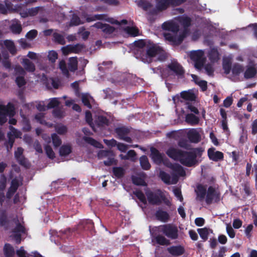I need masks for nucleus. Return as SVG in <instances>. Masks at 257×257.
I'll return each mask as SVG.
<instances>
[{
  "instance_id": "nucleus-9",
  "label": "nucleus",
  "mask_w": 257,
  "mask_h": 257,
  "mask_svg": "<svg viewBox=\"0 0 257 257\" xmlns=\"http://www.w3.org/2000/svg\"><path fill=\"white\" fill-rule=\"evenodd\" d=\"M15 227L12 230L10 236L15 240L17 243H20L21 237L25 234L26 231L24 226L20 222L15 221Z\"/></svg>"
},
{
  "instance_id": "nucleus-44",
  "label": "nucleus",
  "mask_w": 257,
  "mask_h": 257,
  "mask_svg": "<svg viewBox=\"0 0 257 257\" xmlns=\"http://www.w3.org/2000/svg\"><path fill=\"white\" fill-rule=\"evenodd\" d=\"M243 71V67L241 65L237 64H234L232 69V74L235 76L238 75L240 73L242 72Z\"/></svg>"
},
{
  "instance_id": "nucleus-38",
  "label": "nucleus",
  "mask_w": 257,
  "mask_h": 257,
  "mask_svg": "<svg viewBox=\"0 0 257 257\" xmlns=\"http://www.w3.org/2000/svg\"><path fill=\"white\" fill-rule=\"evenodd\" d=\"M38 11V8H34L31 9L26 10L25 12H21L20 14L22 17H26L29 16H34L37 14Z\"/></svg>"
},
{
  "instance_id": "nucleus-52",
  "label": "nucleus",
  "mask_w": 257,
  "mask_h": 257,
  "mask_svg": "<svg viewBox=\"0 0 257 257\" xmlns=\"http://www.w3.org/2000/svg\"><path fill=\"white\" fill-rule=\"evenodd\" d=\"M6 178L3 177L2 180V182L0 184V204L2 203L3 199L4 198V194L1 192L6 187Z\"/></svg>"
},
{
  "instance_id": "nucleus-35",
  "label": "nucleus",
  "mask_w": 257,
  "mask_h": 257,
  "mask_svg": "<svg viewBox=\"0 0 257 257\" xmlns=\"http://www.w3.org/2000/svg\"><path fill=\"white\" fill-rule=\"evenodd\" d=\"M11 28L12 32L15 34H19L22 31L21 24L17 21L13 22Z\"/></svg>"
},
{
  "instance_id": "nucleus-25",
  "label": "nucleus",
  "mask_w": 257,
  "mask_h": 257,
  "mask_svg": "<svg viewBox=\"0 0 257 257\" xmlns=\"http://www.w3.org/2000/svg\"><path fill=\"white\" fill-rule=\"evenodd\" d=\"M23 149L21 148H18L15 153V158L20 164L26 166V160L23 158Z\"/></svg>"
},
{
  "instance_id": "nucleus-3",
  "label": "nucleus",
  "mask_w": 257,
  "mask_h": 257,
  "mask_svg": "<svg viewBox=\"0 0 257 257\" xmlns=\"http://www.w3.org/2000/svg\"><path fill=\"white\" fill-rule=\"evenodd\" d=\"M171 158L180 162L183 165L191 167L196 163V154L194 151L182 152L178 149L171 147L167 151Z\"/></svg>"
},
{
  "instance_id": "nucleus-20",
  "label": "nucleus",
  "mask_w": 257,
  "mask_h": 257,
  "mask_svg": "<svg viewBox=\"0 0 257 257\" xmlns=\"http://www.w3.org/2000/svg\"><path fill=\"white\" fill-rule=\"evenodd\" d=\"M20 180L16 178L12 180L11 187H10L7 193V197L8 198L11 197L16 192L20 185Z\"/></svg>"
},
{
  "instance_id": "nucleus-63",
  "label": "nucleus",
  "mask_w": 257,
  "mask_h": 257,
  "mask_svg": "<svg viewBox=\"0 0 257 257\" xmlns=\"http://www.w3.org/2000/svg\"><path fill=\"white\" fill-rule=\"evenodd\" d=\"M108 121L104 117L100 116L98 117L97 124L98 125H107Z\"/></svg>"
},
{
  "instance_id": "nucleus-32",
  "label": "nucleus",
  "mask_w": 257,
  "mask_h": 257,
  "mask_svg": "<svg viewBox=\"0 0 257 257\" xmlns=\"http://www.w3.org/2000/svg\"><path fill=\"white\" fill-rule=\"evenodd\" d=\"M197 197L200 200H202L206 194V189L202 185H199L196 190Z\"/></svg>"
},
{
  "instance_id": "nucleus-48",
  "label": "nucleus",
  "mask_w": 257,
  "mask_h": 257,
  "mask_svg": "<svg viewBox=\"0 0 257 257\" xmlns=\"http://www.w3.org/2000/svg\"><path fill=\"white\" fill-rule=\"evenodd\" d=\"M198 232L200 237L204 240L207 239L209 234V230L206 228H200L198 229Z\"/></svg>"
},
{
  "instance_id": "nucleus-60",
  "label": "nucleus",
  "mask_w": 257,
  "mask_h": 257,
  "mask_svg": "<svg viewBox=\"0 0 257 257\" xmlns=\"http://www.w3.org/2000/svg\"><path fill=\"white\" fill-rule=\"evenodd\" d=\"M36 107L39 111H45L48 109L46 101L45 102L44 101L39 102Z\"/></svg>"
},
{
  "instance_id": "nucleus-24",
  "label": "nucleus",
  "mask_w": 257,
  "mask_h": 257,
  "mask_svg": "<svg viewBox=\"0 0 257 257\" xmlns=\"http://www.w3.org/2000/svg\"><path fill=\"white\" fill-rule=\"evenodd\" d=\"M169 68L177 74L183 73L182 67L176 61H173L168 66Z\"/></svg>"
},
{
  "instance_id": "nucleus-29",
  "label": "nucleus",
  "mask_w": 257,
  "mask_h": 257,
  "mask_svg": "<svg viewBox=\"0 0 257 257\" xmlns=\"http://www.w3.org/2000/svg\"><path fill=\"white\" fill-rule=\"evenodd\" d=\"M136 154L134 150L129 151L125 155L120 154L119 155V157L122 160H130L132 161L136 160Z\"/></svg>"
},
{
  "instance_id": "nucleus-11",
  "label": "nucleus",
  "mask_w": 257,
  "mask_h": 257,
  "mask_svg": "<svg viewBox=\"0 0 257 257\" xmlns=\"http://www.w3.org/2000/svg\"><path fill=\"white\" fill-rule=\"evenodd\" d=\"M186 0H156V9L159 11H163L167 8L170 4L179 5Z\"/></svg>"
},
{
  "instance_id": "nucleus-41",
  "label": "nucleus",
  "mask_w": 257,
  "mask_h": 257,
  "mask_svg": "<svg viewBox=\"0 0 257 257\" xmlns=\"http://www.w3.org/2000/svg\"><path fill=\"white\" fill-rule=\"evenodd\" d=\"M71 152V148L69 145H63L60 149V155L61 156H66Z\"/></svg>"
},
{
  "instance_id": "nucleus-61",
  "label": "nucleus",
  "mask_w": 257,
  "mask_h": 257,
  "mask_svg": "<svg viewBox=\"0 0 257 257\" xmlns=\"http://www.w3.org/2000/svg\"><path fill=\"white\" fill-rule=\"evenodd\" d=\"M252 229L253 225L252 224H249L245 229V234L248 238H250L251 236V231H252Z\"/></svg>"
},
{
  "instance_id": "nucleus-18",
  "label": "nucleus",
  "mask_w": 257,
  "mask_h": 257,
  "mask_svg": "<svg viewBox=\"0 0 257 257\" xmlns=\"http://www.w3.org/2000/svg\"><path fill=\"white\" fill-rule=\"evenodd\" d=\"M93 27L100 29L102 30V31L106 35H110L112 34L115 28L108 24H103L100 22H98L95 23Z\"/></svg>"
},
{
  "instance_id": "nucleus-53",
  "label": "nucleus",
  "mask_w": 257,
  "mask_h": 257,
  "mask_svg": "<svg viewBox=\"0 0 257 257\" xmlns=\"http://www.w3.org/2000/svg\"><path fill=\"white\" fill-rule=\"evenodd\" d=\"M54 115L58 118H61L64 116L65 111L63 108H56L53 111Z\"/></svg>"
},
{
  "instance_id": "nucleus-28",
  "label": "nucleus",
  "mask_w": 257,
  "mask_h": 257,
  "mask_svg": "<svg viewBox=\"0 0 257 257\" xmlns=\"http://www.w3.org/2000/svg\"><path fill=\"white\" fill-rule=\"evenodd\" d=\"M185 120L191 125H195L199 122V119L198 117L193 114H188L186 116Z\"/></svg>"
},
{
  "instance_id": "nucleus-30",
  "label": "nucleus",
  "mask_w": 257,
  "mask_h": 257,
  "mask_svg": "<svg viewBox=\"0 0 257 257\" xmlns=\"http://www.w3.org/2000/svg\"><path fill=\"white\" fill-rule=\"evenodd\" d=\"M168 250L170 253L174 255H181L184 251V248L180 246L170 247Z\"/></svg>"
},
{
  "instance_id": "nucleus-57",
  "label": "nucleus",
  "mask_w": 257,
  "mask_h": 257,
  "mask_svg": "<svg viewBox=\"0 0 257 257\" xmlns=\"http://www.w3.org/2000/svg\"><path fill=\"white\" fill-rule=\"evenodd\" d=\"M54 38L55 40L58 43L63 44L65 43L64 37L59 34L55 33L54 34Z\"/></svg>"
},
{
  "instance_id": "nucleus-50",
  "label": "nucleus",
  "mask_w": 257,
  "mask_h": 257,
  "mask_svg": "<svg viewBox=\"0 0 257 257\" xmlns=\"http://www.w3.org/2000/svg\"><path fill=\"white\" fill-rule=\"evenodd\" d=\"M226 230L227 234L230 238H233L235 237V232L231 226L230 224H226Z\"/></svg>"
},
{
  "instance_id": "nucleus-54",
  "label": "nucleus",
  "mask_w": 257,
  "mask_h": 257,
  "mask_svg": "<svg viewBox=\"0 0 257 257\" xmlns=\"http://www.w3.org/2000/svg\"><path fill=\"white\" fill-rule=\"evenodd\" d=\"M138 5L145 10H148L151 7L150 3L142 0L138 2Z\"/></svg>"
},
{
  "instance_id": "nucleus-47",
  "label": "nucleus",
  "mask_w": 257,
  "mask_h": 257,
  "mask_svg": "<svg viewBox=\"0 0 257 257\" xmlns=\"http://www.w3.org/2000/svg\"><path fill=\"white\" fill-rule=\"evenodd\" d=\"M61 50L63 54L65 55H67L72 52H75V48L71 45L64 47L62 48Z\"/></svg>"
},
{
  "instance_id": "nucleus-33",
  "label": "nucleus",
  "mask_w": 257,
  "mask_h": 257,
  "mask_svg": "<svg viewBox=\"0 0 257 257\" xmlns=\"http://www.w3.org/2000/svg\"><path fill=\"white\" fill-rule=\"evenodd\" d=\"M181 97L187 100H194L195 99L194 93L191 90L183 91L181 93Z\"/></svg>"
},
{
  "instance_id": "nucleus-51",
  "label": "nucleus",
  "mask_w": 257,
  "mask_h": 257,
  "mask_svg": "<svg viewBox=\"0 0 257 257\" xmlns=\"http://www.w3.org/2000/svg\"><path fill=\"white\" fill-rule=\"evenodd\" d=\"M59 68L63 74L66 76H68V70L67 68L65 62L62 60L59 62Z\"/></svg>"
},
{
  "instance_id": "nucleus-1",
  "label": "nucleus",
  "mask_w": 257,
  "mask_h": 257,
  "mask_svg": "<svg viewBox=\"0 0 257 257\" xmlns=\"http://www.w3.org/2000/svg\"><path fill=\"white\" fill-rule=\"evenodd\" d=\"M190 24V19L186 16L178 17L173 21L164 23L162 28L168 31L164 33L165 39L173 45L180 44L187 35L188 30L186 27Z\"/></svg>"
},
{
  "instance_id": "nucleus-5",
  "label": "nucleus",
  "mask_w": 257,
  "mask_h": 257,
  "mask_svg": "<svg viewBox=\"0 0 257 257\" xmlns=\"http://www.w3.org/2000/svg\"><path fill=\"white\" fill-rule=\"evenodd\" d=\"M190 59L194 62V66L197 69L204 68L206 73L211 75L214 72V67L212 64H205L206 57L204 52L201 50L192 51L190 52Z\"/></svg>"
},
{
  "instance_id": "nucleus-36",
  "label": "nucleus",
  "mask_w": 257,
  "mask_h": 257,
  "mask_svg": "<svg viewBox=\"0 0 257 257\" xmlns=\"http://www.w3.org/2000/svg\"><path fill=\"white\" fill-rule=\"evenodd\" d=\"M48 109L54 108L60 104L59 98H53L50 99L46 101Z\"/></svg>"
},
{
  "instance_id": "nucleus-58",
  "label": "nucleus",
  "mask_w": 257,
  "mask_h": 257,
  "mask_svg": "<svg viewBox=\"0 0 257 257\" xmlns=\"http://www.w3.org/2000/svg\"><path fill=\"white\" fill-rule=\"evenodd\" d=\"M157 242L162 245H167L169 244V241L162 236H158L156 237Z\"/></svg>"
},
{
  "instance_id": "nucleus-17",
  "label": "nucleus",
  "mask_w": 257,
  "mask_h": 257,
  "mask_svg": "<svg viewBox=\"0 0 257 257\" xmlns=\"http://www.w3.org/2000/svg\"><path fill=\"white\" fill-rule=\"evenodd\" d=\"M208 155L209 159L214 161H218L223 158V153L214 148H210L208 150Z\"/></svg>"
},
{
  "instance_id": "nucleus-55",
  "label": "nucleus",
  "mask_w": 257,
  "mask_h": 257,
  "mask_svg": "<svg viewBox=\"0 0 257 257\" xmlns=\"http://www.w3.org/2000/svg\"><path fill=\"white\" fill-rule=\"evenodd\" d=\"M84 23L83 21H81L76 16H73L71 21L70 25L71 26H77Z\"/></svg>"
},
{
  "instance_id": "nucleus-46",
  "label": "nucleus",
  "mask_w": 257,
  "mask_h": 257,
  "mask_svg": "<svg viewBox=\"0 0 257 257\" xmlns=\"http://www.w3.org/2000/svg\"><path fill=\"white\" fill-rule=\"evenodd\" d=\"M56 132L61 135L65 134L67 132V127L62 124H58L55 126Z\"/></svg>"
},
{
  "instance_id": "nucleus-37",
  "label": "nucleus",
  "mask_w": 257,
  "mask_h": 257,
  "mask_svg": "<svg viewBox=\"0 0 257 257\" xmlns=\"http://www.w3.org/2000/svg\"><path fill=\"white\" fill-rule=\"evenodd\" d=\"M140 161L141 165L143 169L148 170L150 169L151 165L149 163L148 159L146 156H142L140 159Z\"/></svg>"
},
{
  "instance_id": "nucleus-15",
  "label": "nucleus",
  "mask_w": 257,
  "mask_h": 257,
  "mask_svg": "<svg viewBox=\"0 0 257 257\" xmlns=\"http://www.w3.org/2000/svg\"><path fill=\"white\" fill-rule=\"evenodd\" d=\"M16 74L17 75L16 82L17 85L21 87L25 84V80L24 76L25 74L24 70L20 66L16 67L15 68Z\"/></svg>"
},
{
  "instance_id": "nucleus-56",
  "label": "nucleus",
  "mask_w": 257,
  "mask_h": 257,
  "mask_svg": "<svg viewBox=\"0 0 257 257\" xmlns=\"http://www.w3.org/2000/svg\"><path fill=\"white\" fill-rule=\"evenodd\" d=\"M48 57L49 61L53 63L57 59L58 55L55 51H51L49 52Z\"/></svg>"
},
{
  "instance_id": "nucleus-19",
  "label": "nucleus",
  "mask_w": 257,
  "mask_h": 257,
  "mask_svg": "<svg viewBox=\"0 0 257 257\" xmlns=\"http://www.w3.org/2000/svg\"><path fill=\"white\" fill-rule=\"evenodd\" d=\"M43 139L47 143H50L52 140L54 147H58L61 144V140L60 137L56 134H53L51 135V139L47 135L43 136Z\"/></svg>"
},
{
  "instance_id": "nucleus-49",
  "label": "nucleus",
  "mask_w": 257,
  "mask_h": 257,
  "mask_svg": "<svg viewBox=\"0 0 257 257\" xmlns=\"http://www.w3.org/2000/svg\"><path fill=\"white\" fill-rule=\"evenodd\" d=\"M114 175L117 178H120L124 174V170L121 167H115L113 169Z\"/></svg>"
},
{
  "instance_id": "nucleus-59",
  "label": "nucleus",
  "mask_w": 257,
  "mask_h": 257,
  "mask_svg": "<svg viewBox=\"0 0 257 257\" xmlns=\"http://www.w3.org/2000/svg\"><path fill=\"white\" fill-rule=\"evenodd\" d=\"M173 193L175 196L180 201H182L183 198L182 197L181 190L178 188H175L173 189Z\"/></svg>"
},
{
  "instance_id": "nucleus-6",
  "label": "nucleus",
  "mask_w": 257,
  "mask_h": 257,
  "mask_svg": "<svg viewBox=\"0 0 257 257\" xmlns=\"http://www.w3.org/2000/svg\"><path fill=\"white\" fill-rule=\"evenodd\" d=\"M171 168L173 172L171 175L164 171L160 172V177L167 184H176L178 177L185 176L186 174L183 167L179 164L171 165Z\"/></svg>"
},
{
  "instance_id": "nucleus-43",
  "label": "nucleus",
  "mask_w": 257,
  "mask_h": 257,
  "mask_svg": "<svg viewBox=\"0 0 257 257\" xmlns=\"http://www.w3.org/2000/svg\"><path fill=\"white\" fill-rule=\"evenodd\" d=\"M84 141L88 144L93 146L96 148H101V144L93 139L89 137H85L84 138Z\"/></svg>"
},
{
  "instance_id": "nucleus-31",
  "label": "nucleus",
  "mask_w": 257,
  "mask_h": 257,
  "mask_svg": "<svg viewBox=\"0 0 257 257\" xmlns=\"http://www.w3.org/2000/svg\"><path fill=\"white\" fill-rule=\"evenodd\" d=\"M10 132L8 133V137L14 138L15 140V138L21 137L22 134L18 130H16L13 126H10Z\"/></svg>"
},
{
  "instance_id": "nucleus-42",
  "label": "nucleus",
  "mask_w": 257,
  "mask_h": 257,
  "mask_svg": "<svg viewBox=\"0 0 257 257\" xmlns=\"http://www.w3.org/2000/svg\"><path fill=\"white\" fill-rule=\"evenodd\" d=\"M5 45L9 51L13 54L16 52V48L14 46V43L10 40H6L5 41Z\"/></svg>"
},
{
  "instance_id": "nucleus-34",
  "label": "nucleus",
  "mask_w": 257,
  "mask_h": 257,
  "mask_svg": "<svg viewBox=\"0 0 257 257\" xmlns=\"http://www.w3.org/2000/svg\"><path fill=\"white\" fill-rule=\"evenodd\" d=\"M22 63L26 70L30 72H33L35 70L34 65L29 60L24 59H23Z\"/></svg>"
},
{
  "instance_id": "nucleus-10",
  "label": "nucleus",
  "mask_w": 257,
  "mask_h": 257,
  "mask_svg": "<svg viewBox=\"0 0 257 257\" xmlns=\"http://www.w3.org/2000/svg\"><path fill=\"white\" fill-rule=\"evenodd\" d=\"M4 252L6 257H14L15 255L14 248L9 244H6L4 247ZM17 255L18 257H26V252L22 247L17 251ZM36 257H43L40 255Z\"/></svg>"
},
{
  "instance_id": "nucleus-14",
  "label": "nucleus",
  "mask_w": 257,
  "mask_h": 257,
  "mask_svg": "<svg viewBox=\"0 0 257 257\" xmlns=\"http://www.w3.org/2000/svg\"><path fill=\"white\" fill-rule=\"evenodd\" d=\"M98 158L102 159L105 158H108V160L104 161V164L106 166H110L112 164L114 159L112 157V154L110 151L102 150L98 153Z\"/></svg>"
},
{
  "instance_id": "nucleus-40",
  "label": "nucleus",
  "mask_w": 257,
  "mask_h": 257,
  "mask_svg": "<svg viewBox=\"0 0 257 257\" xmlns=\"http://www.w3.org/2000/svg\"><path fill=\"white\" fill-rule=\"evenodd\" d=\"M156 217L159 220L165 222L167 221L169 215L165 211L159 210L156 213Z\"/></svg>"
},
{
  "instance_id": "nucleus-22",
  "label": "nucleus",
  "mask_w": 257,
  "mask_h": 257,
  "mask_svg": "<svg viewBox=\"0 0 257 257\" xmlns=\"http://www.w3.org/2000/svg\"><path fill=\"white\" fill-rule=\"evenodd\" d=\"M187 135L189 139L192 142L197 143L200 140V137L199 133L195 129L189 130Z\"/></svg>"
},
{
  "instance_id": "nucleus-7",
  "label": "nucleus",
  "mask_w": 257,
  "mask_h": 257,
  "mask_svg": "<svg viewBox=\"0 0 257 257\" xmlns=\"http://www.w3.org/2000/svg\"><path fill=\"white\" fill-rule=\"evenodd\" d=\"M168 195L167 193L160 190H158L154 193L150 191L146 192L148 200L152 204H159L163 201L165 204L169 205L170 202L168 198Z\"/></svg>"
},
{
  "instance_id": "nucleus-13",
  "label": "nucleus",
  "mask_w": 257,
  "mask_h": 257,
  "mask_svg": "<svg viewBox=\"0 0 257 257\" xmlns=\"http://www.w3.org/2000/svg\"><path fill=\"white\" fill-rule=\"evenodd\" d=\"M255 58L251 57L249 58L247 70L244 73V77L246 78L253 77L256 73Z\"/></svg>"
},
{
  "instance_id": "nucleus-8",
  "label": "nucleus",
  "mask_w": 257,
  "mask_h": 257,
  "mask_svg": "<svg viewBox=\"0 0 257 257\" xmlns=\"http://www.w3.org/2000/svg\"><path fill=\"white\" fill-rule=\"evenodd\" d=\"M15 113L14 107L10 103L6 105L0 104V124L5 123L8 120V116L11 117Z\"/></svg>"
},
{
  "instance_id": "nucleus-64",
  "label": "nucleus",
  "mask_w": 257,
  "mask_h": 257,
  "mask_svg": "<svg viewBox=\"0 0 257 257\" xmlns=\"http://www.w3.org/2000/svg\"><path fill=\"white\" fill-rule=\"evenodd\" d=\"M23 129L25 131H28L31 129V126L28 120L26 118H24L23 122Z\"/></svg>"
},
{
  "instance_id": "nucleus-26",
  "label": "nucleus",
  "mask_w": 257,
  "mask_h": 257,
  "mask_svg": "<svg viewBox=\"0 0 257 257\" xmlns=\"http://www.w3.org/2000/svg\"><path fill=\"white\" fill-rule=\"evenodd\" d=\"M81 99L84 105L88 108H91V103L93 102V98L88 94H82Z\"/></svg>"
},
{
  "instance_id": "nucleus-45",
  "label": "nucleus",
  "mask_w": 257,
  "mask_h": 257,
  "mask_svg": "<svg viewBox=\"0 0 257 257\" xmlns=\"http://www.w3.org/2000/svg\"><path fill=\"white\" fill-rule=\"evenodd\" d=\"M223 68L226 74H228L231 68V61L227 59H224L223 62Z\"/></svg>"
},
{
  "instance_id": "nucleus-2",
  "label": "nucleus",
  "mask_w": 257,
  "mask_h": 257,
  "mask_svg": "<svg viewBox=\"0 0 257 257\" xmlns=\"http://www.w3.org/2000/svg\"><path fill=\"white\" fill-rule=\"evenodd\" d=\"M135 55L144 63H150L154 57L162 61L166 57L165 51L159 46L153 44L149 40H141L135 43Z\"/></svg>"
},
{
  "instance_id": "nucleus-21",
  "label": "nucleus",
  "mask_w": 257,
  "mask_h": 257,
  "mask_svg": "<svg viewBox=\"0 0 257 257\" xmlns=\"http://www.w3.org/2000/svg\"><path fill=\"white\" fill-rule=\"evenodd\" d=\"M208 55L209 59L211 61V63L209 64H212L213 67V64L216 62L219 59L218 51L214 48L211 49L208 52Z\"/></svg>"
},
{
  "instance_id": "nucleus-62",
  "label": "nucleus",
  "mask_w": 257,
  "mask_h": 257,
  "mask_svg": "<svg viewBox=\"0 0 257 257\" xmlns=\"http://www.w3.org/2000/svg\"><path fill=\"white\" fill-rule=\"evenodd\" d=\"M45 149L46 151V153L47 156H48V157H49L50 158H52V159L54 157L55 154H54L53 151L52 150V149L50 146H45Z\"/></svg>"
},
{
  "instance_id": "nucleus-27",
  "label": "nucleus",
  "mask_w": 257,
  "mask_h": 257,
  "mask_svg": "<svg viewBox=\"0 0 257 257\" xmlns=\"http://www.w3.org/2000/svg\"><path fill=\"white\" fill-rule=\"evenodd\" d=\"M191 76L197 85H198L202 89L203 91H205L207 89V82L205 80H201L199 77H198L196 75L192 74Z\"/></svg>"
},
{
  "instance_id": "nucleus-16",
  "label": "nucleus",
  "mask_w": 257,
  "mask_h": 257,
  "mask_svg": "<svg viewBox=\"0 0 257 257\" xmlns=\"http://www.w3.org/2000/svg\"><path fill=\"white\" fill-rule=\"evenodd\" d=\"M219 194L218 192L213 187H210L207 191L206 195V202L210 203L213 201H217L219 199Z\"/></svg>"
},
{
  "instance_id": "nucleus-23",
  "label": "nucleus",
  "mask_w": 257,
  "mask_h": 257,
  "mask_svg": "<svg viewBox=\"0 0 257 257\" xmlns=\"http://www.w3.org/2000/svg\"><path fill=\"white\" fill-rule=\"evenodd\" d=\"M151 157L156 164H159L163 161V157L161 154L158 150L154 148L151 149Z\"/></svg>"
},
{
  "instance_id": "nucleus-4",
  "label": "nucleus",
  "mask_w": 257,
  "mask_h": 257,
  "mask_svg": "<svg viewBox=\"0 0 257 257\" xmlns=\"http://www.w3.org/2000/svg\"><path fill=\"white\" fill-rule=\"evenodd\" d=\"M97 20H105L111 24H116L118 26L117 28L122 29L124 32L127 34L128 36L135 37L139 35V30L136 27H123V25H126L127 22L126 20H122L121 22H118L111 18H108L105 15H95L93 16L88 17L86 18V21L90 22L91 21H96Z\"/></svg>"
},
{
  "instance_id": "nucleus-12",
  "label": "nucleus",
  "mask_w": 257,
  "mask_h": 257,
  "mask_svg": "<svg viewBox=\"0 0 257 257\" xmlns=\"http://www.w3.org/2000/svg\"><path fill=\"white\" fill-rule=\"evenodd\" d=\"M161 230L168 237L175 239L178 237V230L175 226L167 225L161 227Z\"/></svg>"
},
{
  "instance_id": "nucleus-39",
  "label": "nucleus",
  "mask_w": 257,
  "mask_h": 257,
  "mask_svg": "<svg viewBox=\"0 0 257 257\" xmlns=\"http://www.w3.org/2000/svg\"><path fill=\"white\" fill-rule=\"evenodd\" d=\"M69 69L71 71H74L77 68V60L75 57L70 58L68 63Z\"/></svg>"
}]
</instances>
